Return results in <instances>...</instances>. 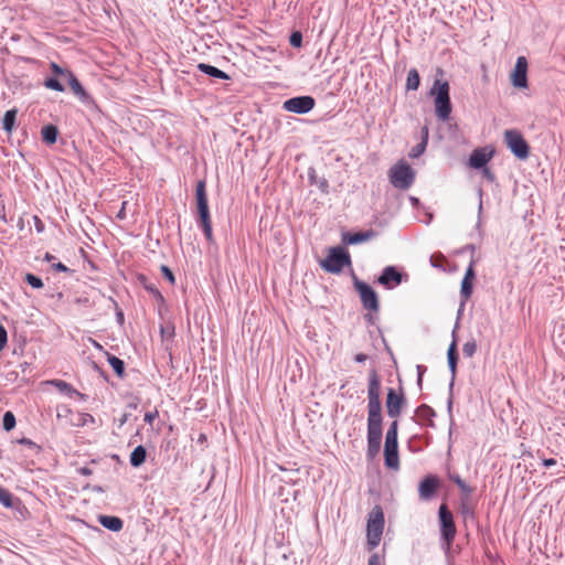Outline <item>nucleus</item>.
<instances>
[{
  "instance_id": "48",
  "label": "nucleus",
  "mask_w": 565,
  "mask_h": 565,
  "mask_svg": "<svg viewBox=\"0 0 565 565\" xmlns=\"http://www.w3.org/2000/svg\"><path fill=\"white\" fill-rule=\"evenodd\" d=\"M159 416V413L157 409L153 412H148L145 414V422L152 425L153 420Z\"/></svg>"
},
{
  "instance_id": "26",
  "label": "nucleus",
  "mask_w": 565,
  "mask_h": 565,
  "mask_svg": "<svg viewBox=\"0 0 565 565\" xmlns=\"http://www.w3.org/2000/svg\"><path fill=\"white\" fill-rule=\"evenodd\" d=\"M107 361L113 367L116 375L122 377L125 374V362L110 353H107Z\"/></svg>"
},
{
  "instance_id": "4",
  "label": "nucleus",
  "mask_w": 565,
  "mask_h": 565,
  "mask_svg": "<svg viewBox=\"0 0 565 565\" xmlns=\"http://www.w3.org/2000/svg\"><path fill=\"white\" fill-rule=\"evenodd\" d=\"M351 264V257L343 247H331L328 256L320 262V266L327 273L339 274L344 266Z\"/></svg>"
},
{
  "instance_id": "40",
  "label": "nucleus",
  "mask_w": 565,
  "mask_h": 565,
  "mask_svg": "<svg viewBox=\"0 0 565 565\" xmlns=\"http://www.w3.org/2000/svg\"><path fill=\"white\" fill-rule=\"evenodd\" d=\"M50 68L55 75L63 76L65 79L67 78V73H72V71L61 67L55 62L50 64Z\"/></svg>"
},
{
  "instance_id": "23",
  "label": "nucleus",
  "mask_w": 565,
  "mask_h": 565,
  "mask_svg": "<svg viewBox=\"0 0 565 565\" xmlns=\"http://www.w3.org/2000/svg\"><path fill=\"white\" fill-rule=\"evenodd\" d=\"M198 68L199 71H201L202 73L211 76V77H215V78H220V79H228L230 76L223 72L222 70L213 66V65H210V64H205V63H200L198 65Z\"/></svg>"
},
{
  "instance_id": "32",
  "label": "nucleus",
  "mask_w": 565,
  "mask_h": 565,
  "mask_svg": "<svg viewBox=\"0 0 565 565\" xmlns=\"http://www.w3.org/2000/svg\"><path fill=\"white\" fill-rule=\"evenodd\" d=\"M141 280H142V284H143V288L146 290H148L150 294H152V296L156 298V300L158 302H163L164 301V298L162 296V294L159 291V289L151 282H147L146 281V278L145 277H141Z\"/></svg>"
},
{
  "instance_id": "11",
  "label": "nucleus",
  "mask_w": 565,
  "mask_h": 565,
  "mask_svg": "<svg viewBox=\"0 0 565 565\" xmlns=\"http://www.w3.org/2000/svg\"><path fill=\"white\" fill-rule=\"evenodd\" d=\"M511 83L516 88L527 87V60L525 56L516 58L514 68L511 73Z\"/></svg>"
},
{
  "instance_id": "45",
  "label": "nucleus",
  "mask_w": 565,
  "mask_h": 565,
  "mask_svg": "<svg viewBox=\"0 0 565 565\" xmlns=\"http://www.w3.org/2000/svg\"><path fill=\"white\" fill-rule=\"evenodd\" d=\"M473 265H475V262L471 260L467 270H466V274L463 276V279H468V280H473L475 277H476V273H475V269H473Z\"/></svg>"
},
{
  "instance_id": "31",
  "label": "nucleus",
  "mask_w": 565,
  "mask_h": 565,
  "mask_svg": "<svg viewBox=\"0 0 565 565\" xmlns=\"http://www.w3.org/2000/svg\"><path fill=\"white\" fill-rule=\"evenodd\" d=\"M17 420L12 412L8 411L2 417V427L6 431H10L15 427Z\"/></svg>"
},
{
  "instance_id": "47",
  "label": "nucleus",
  "mask_w": 565,
  "mask_h": 565,
  "mask_svg": "<svg viewBox=\"0 0 565 565\" xmlns=\"http://www.w3.org/2000/svg\"><path fill=\"white\" fill-rule=\"evenodd\" d=\"M109 300L113 302V305L115 306V309H116V319L117 321L121 324L124 323V312L121 311V309H119L118 307V303L113 299V298H109Z\"/></svg>"
},
{
  "instance_id": "61",
  "label": "nucleus",
  "mask_w": 565,
  "mask_h": 565,
  "mask_svg": "<svg viewBox=\"0 0 565 565\" xmlns=\"http://www.w3.org/2000/svg\"><path fill=\"white\" fill-rule=\"evenodd\" d=\"M54 259H55V256H53V255H52V254H50V253H46V254L44 255V260H45V262H47V263H51V262H52V260H54Z\"/></svg>"
},
{
  "instance_id": "50",
  "label": "nucleus",
  "mask_w": 565,
  "mask_h": 565,
  "mask_svg": "<svg viewBox=\"0 0 565 565\" xmlns=\"http://www.w3.org/2000/svg\"><path fill=\"white\" fill-rule=\"evenodd\" d=\"M482 174L490 182H493L494 179H495L493 172L489 168H487V167L482 168Z\"/></svg>"
},
{
  "instance_id": "64",
  "label": "nucleus",
  "mask_w": 565,
  "mask_h": 565,
  "mask_svg": "<svg viewBox=\"0 0 565 565\" xmlns=\"http://www.w3.org/2000/svg\"><path fill=\"white\" fill-rule=\"evenodd\" d=\"M93 490H94L95 492H104V489H103L100 486H94V487H93Z\"/></svg>"
},
{
  "instance_id": "19",
  "label": "nucleus",
  "mask_w": 565,
  "mask_h": 565,
  "mask_svg": "<svg viewBox=\"0 0 565 565\" xmlns=\"http://www.w3.org/2000/svg\"><path fill=\"white\" fill-rule=\"evenodd\" d=\"M438 479L435 476H427L420 483H419V497L424 500L430 499L437 488H438Z\"/></svg>"
},
{
  "instance_id": "28",
  "label": "nucleus",
  "mask_w": 565,
  "mask_h": 565,
  "mask_svg": "<svg viewBox=\"0 0 565 565\" xmlns=\"http://www.w3.org/2000/svg\"><path fill=\"white\" fill-rule=\"evenodd\" d=\"M15 502L19 503L20 500L13 498V495L6 488L0 486V503L6 508H13Z\"/></svg>"
},
{
  "instance_id": "2",
  "label": "nucleus",
  "mask_w": 565,
  "mask_h": 565,
  "mask_svg": "<svg viewBox=\"0 0 565 565\" xmlns=\"http://www.w3.org/2000/svg\"><path fill=\"white\" fill-rule=\"evenodd\" d=\"M448 82L435 81L430 94L435 95V113L439 120L447 121L451 114V102L449 96Z\"/></svg>"
},
{
  "instance_id": "49",
  "label": "nucleus",
  "mask_w": 565,
  "mask_h": 565,
  "mask_svg": "<svg viewBox=\"0 0 565 565\" xmlns=\"http://www.w3.org/2000/svg\"><path fill=\"white\" fill-rule=\"evenodd\" d=\"M367 565H381V557L377 553L372 554L369 557Z\"/></svg>"
},
{
  "instance_id": "38",
  "label": "nucleus",
  "mask_w": 565,
  "mask_h": 565,
  "mask_svg": "<svg viewBox=\"0 0 565 565\" xmlns=\"http://www.w3.org/2000/svg\"><path fill=\"white\" fill-rule=\"evenodd\" d=\"M427 141L426 138H423V140L417 143L415 147L412 148L409 152L411 158H418L425 150H426Z\"/></svg>"
},
{
  "instance_id": "10",
  "label": "nucleus",
  "mask_w": 565,
  "mask_h": 565,
  "mask_svg": "<svg viewBox=\"0 0 565 565\" xmlns=\"http://www.w3.org/2000/svg\"><path fill=\"white\" fill-rule=\"evenodd\" d=\"M407 275L398 270L395 266H386L377 278V282L386 289H393L401 285Z\"/></svg>"
},
{
  "instance_id": "20",
  "label": "nucleus",
  "mask_w": 565,
  "mask_h": 565,
  "mask_svg": "<svg viewBox=\"0 0 565 565\" xmlns=\"http://www.w3.org/2000/svg\"><path fill=\"white\" fill-rule=\"evenodd\" d=\"M416 415L422 425L429 427L435 426L433 418L436 416V413L430 406L426 404L420 405L416 409Z\"/></svg>"
},
{
  "instance_id": "30",
  "label": "nucleus",
  "mask_w": 565,
  "mask_h": 565,
  "mask_svg": "<svg viewBox=\"0 0 565 565\" xmlns=\"http://www.w3.org/2000/svg\"><path fill=\"white\" fill-rule=\"evenodd\" d=\"M52 385H54L60 392L66 393L67 395L72 396L73 393H77V391L67 382L62 380H53Z\"/></svg>"
},
{
  "instance_id": "57",
  "label": "nucleus",
  "mask_w": 565,
  "mask_h": 565,
  "mask_svg": "<svg viewBox=\"0 0 565 565\" xmlns=\"http://www.w3.org/2000/svg\"><path fill=\"white\" fill-rule=\"evenodd\" d=\"M77 471L82 476H90L93 473L92 469H89L88 467H81L78 468Z\"/></svg>"
},
{
  "instance_id": "59",
  "label": "nucleus",
  "mask_w": 565,
  "mask_h": 565,
  "mask_svg": "<svg viewBox=\"0 0 565 565\" xmlns=\"http://www.w3.org/2000/svg\"><path fill=\"white\" fill-rule=\"evenodd\" d=\"M556 465V460L554 458H548L543 460V466L550 468Z\"/></svg>"
},
{
  "instance_id": "21",
  "label": "nucleus",
  "mask_w": 565,
  "mask_h": 565,
  "mask_svg": "<svg viewBox=\"0 0 565 565\" xmlns=\"http://www.w3.org/2000/svg\"><path fill=\"white\" fill-rule=\"evenodd\" d=\"M98 521L105 529L113 532H118L124 526L122 520L114 515H99Z\"/></svg>"
},
{
  "instance_id": "51",
  "label": "nucleus",
  "mask_w": 565,
  "mask_h": 565,
  "mask_svg": "<svg viewBox=\"0 0 565 565\" xmlns=\"http://www.w3.org/2000/svg\"><path fill=\"white\" fill-rule=\"evenodd\" d=\"M34 226L38 233L44 232V224L38 216H33Z\"/></svg>"
},
{
  "instance_id": "39",
  "label": "nucleus",
  "mask_w": 565,
  "mask_h": 565,
  "mask_svg": "<svg viewBox=\"0 0 565 565\" xmlns=\"http://www.w3.org/2000/svg\"><path fill=\"white\" fill-rule=\"evenodd\" d=\"M451 480L467 495H469L472 492V489L459 476L451 477Z\"/></svg>"
},
{
  "instance_id": "58",
  "label": "nucleus",
  "mask_w": 565,
  "mask_h": 565,
  "mask_svg": "<svg viewBox=\"0 0 565 565\" xmlns=\"http://www.w3.org/2000/svg\"><path fill=\"white\" fill-rule=\"evenodd\" d=\"M367 360V355L364 353H359L354 356V361L358 363H363Z\"/></svg>"
},
{
  "instance_id": "63",
  "label": "nucleus",
  "mask_w": 565,
  "mask_h": 565,
  "mask_svg": "<svg viewBox=\"0 0 565 565\" xmlns=\"http://www.w3.org/2000/svg\"><path fill=\"white\" fill-rule=\"evenodd\" d=\"M87 422H94V417L89 414H85L84 415V423H87Z\"/></svg>"
},
{
  "instance_id": "37",
  "label": "nucleus",
  "mask_w": 565,
  "mask_h": 565,
  "mask_svg": "<svg viewBox=\"0 0 565 565\" xmlns=\"http://www.w3.org/2000/svg\"><path fill=\"white\" fill-rule=\"evenodd\" d=\"M367 545L370 548H374L380 544L382 533L367 531Z\"/></svg>"
},
{
  "instance_id": "25",
  "label": "nucleus",
  "mask_w": 565,
  "mask_h": 565,
  "mask_svg": "<svg viewBox=\"0 0 565 565\" xmlns=\"http://www.w3.org/2000/svg\"><path fill=\"white\" fill-rule=\"evenodd\" d=\"M17 114H18V110L15 108L9 109L4 113V116L2 118V128L8 134H11L14 128L15 120H17Z\"/></svg>"
},
{
  "instance_id": "1",
  "label": "nucleus",
  "mask_w": 565,
  "mask_h": 565,
  "mask_svg": "<svg viewBox=\"0 0 565 565\" xmlns=\"http://www.w3.org/2000/svg\"><path fill=\"white\" fill-rule=\"evenodd\" d=\"M383 415L381 402V380L375 370L369 374L367 385V449L369 459H374L381 449L383 435Z\"/></svg>"
},
{
  "instance_id": "27",
  "label": "nucleus",
  "mask_w": 565,
  "mask_h": 565,
  "mask_svg": "<svg viewBox=\"0 0 565 565\" xmlns=\"http://www.w3.org/2000/svg\"><path fill=\"white\" fill-rule=\"evenodd\" d=\"M420 85V77L416 68H412L407 73L406 89L416 90Z\"/></svg>"
},
{
  "instance_id": "6",
  "label": "nucleus",
  "mask_w": 565,
  "mask_h": 565,
  "mask_svg": "<svg viewBox=\"0 0 565 565\" xmlns=\"http://www.w3.org/2000/svg\"><path fill=\"white\" fill-rule=\"evenodd\" d=\"M354 288L359 292L363 307L370 311L380 310L379 297L375 290L366 282L354 277Z\"/></svg>"
},
{
  "instance_id": "16",
  "label": "nucleus",
  "mask_w": 565,
  "mask_h": 565,
  "mask_svg": "<svg viewBox=\"0 0 565 565\" xmlns=\"http://www.w3.org/2000/svg\"><path fill=\"white\" fill-rule=\"evenodd\" d=\"M384 513L380 505H375L367 519L366 531L383 533Z\"/></svg>"
},
{
  "instance_id": "60",
  "label": "nucleus",
  "mask_w": 565,
  "mask_h": 565,
  "mask_svg": "<svg viewBox=\"0 0 565 565\" xmlns=\"http://www.w3.org/2000/svg\"><path fill=\"white\" fill-rule=\"evenodd\" d=\"M364 319H365L370 324H373V323H374V317H373L371 313H366V315H364Z\"/></svg>"
},
{
  "instance_id": "35",
  "label": "nucleus",
  "mask_w": 565,
  "mask_h": 565,
  "mask_svg": "<svg viewBox=\"0 0 565 565\" xmlns=\"http://www.w3.org/2000/svg\"><path fill=\"white\" fill-rule=\"evenodd\" d=\"M477 351V343L473 339L467 341L462 347V353L467 358H472Z\"/></svg>"
},
{
  "instance_id": "55",
  "label": "nucleus",
  "mask_w": 565,
  "mask_h": 565,
  "mask_svg": "<svg viewBox=\"0 0 565 565\" xmlns=\"http://www.w3.org/2000/svg\"><path fill=\"white\" fill-rule=\"evenodd\" d=\"M461 513L465 515V518L467 516H473V512L471 511V509L466 505V504H462L461 507Z\"/></svg>"
},
{
  "instance_id": "24",
  "label": "nucleus",
  "mask_w": 565,
  "mask_h": 565,
  "mask_svg": "<svg viewBox=\"0 0 565 565\" xmlns=\"http://www.w3.org/2000/svg\"><path fill=\"white\" fill-rule=\"evenodd\" d=\"M41 135L44 142L53 145L56 142L58 129L54 125H45L42 127Z\"/></svg>"
},
{
  "instance_id": "36",
  "label": "nucleus",
  "mask_w": 565,
  "mask_h": 565,
  "mask_svg": "<svg viewBox=\"0 0 565 565\" xmlns=\"http://www.w3.org/2000/svg\"><path fill=\"white\" fill-rule=\"evenodd\" d=\"M25 281L34 289H41L43 287L42 279L31 273L25 275Z\"/></svg>"
},
{
  "instance_id": "41",
  "label": "nucleus",
  "mask_w": 565,
  "mask_h": 565,
  "mask_svg": "<svg viewBox=\"0 0 565 565\" xmlns=\"http://www.w3.org/2000/svg\"><path fill=\"white\" fill-rule=\"evenodd\" d=\"M289 43L294 47H301L302 45V34L299 31H295L290 34Z\"/></svg>"
},
{
  "instance_id": "54",
  "label": "nucleus",
  "mask_w": 565,
  "mask_h": 565,
  "mask_svg": "<svg viewBox=\"0 0 565 565\" xmlns=\"http://www.w3.org/2000/svg\"><path fill=\"white\" fill-rule=\"evenodd\" d=\"M127 202L124 201L122 204H121V209L119 210V212L117 213V218L119 220H124L126 217V206H127Z\"/></svg>"
},
{
  "instance_id": "9",
  "label": "nucleus",
  "mask_w": 565,
  "mask_h": 565,
  "mask_svg": "<svg viewBox=\"0 0 565 565\" xmlns=\"http://www.w3.org/2000/svg\"><path fill=\"white\" fill-rule=\"evenodd\" d=\"M195 198L199 214V224L210 223L211 216L209 211V202L206 195L205 181L200 180L195 186Z\"/></svg>"
},
{
  "instance_id": "7",
  "label": "nucleus",
  "mask_w": 565,
  "mask_h": 565,
  "mask_svg": "<svg viewBox=\"0 0 565 565\" xmlns=\"http://www.w3.org/2000/svg\"><path fill=\"white\" fill-rule=\"evenodd\" d=\"M440 521V535L443 541L449 547L456 535V526L452 518V513L446 504H441L438 510Z\"/></svg>"
},
{
  "instance_id": "44",
  "label": "nucleus",
  "mask_w": 565,
  "mask_h": 565,
  "mask_svg": "<svg viewBox=\"0 0 565 565\" xmlns=\"http://www.w3.org/2000/svg\"><path fill=\"white\" fill-rule=\"evenodd\" d=\"M52 269L55 271H62V273H73L71 268L65 266L63 263H52Z\"/></svg>"
},
{
  "instance_id": "52",
  "label": "nucleus",
  "mask_w": 565,
  "mask_h": 565,
  "mask_svg": "<svg viewBox=\"0 0 565 565\" xmlns=\"http://www.w3.org/2000/svg\"><path fill=\"white\" fill-rule=\"evenodd\" d=\"M75 303L81 305V306H85V307H90L92 306L88 297H77L75 299Z\"/></svg>"
},
{
  "instance_id": "33",
  "label": "nucleus",
  "mask_w": 565,
  "mask_h": 565,
  "mask_svg": "<svg viewBox=\"0 0 565 565\" xmlns=\"http://www.w3.org/2000/svg\"><path fill=\"white\" fill-rule=\"evenodd\" d=\"M397 429H398L397 420H394L386 431L385 443H398L397 441Z\"/></svg>"
},
{
  "instance_id": "22",
  "label": "nucleus",
  "mask_w": 565,
  "mask_h": 565,
  "mask_svg": "<svg viewBox=\"0 0 565 565\" xmlns=\"http://www.w3.org/2000/svg\"><path fill=\"white\" fill-rule=\"evenodd\" d=\"M147 458V450L142 445L137 446L130 454V465L135 468L140 467Z\"/></svg>"
},
{
  "instance_id": "3",
  "label": "nucleus",
  "mask_w": 565,
  "mask_h": 565,
  "mask_svg": "<svg viewBox=\"0 0 565 565\" xmlns=\"http://www.w3.org/2000/svg\"><path fill=\"white\" fill-rule=\"evenodd\" d=\"M388 177L394 188L407 190L415 181V171L407 162L401 160L390 169Z\"/></svg>"
},
{
  "instance_id": "12",
  "label": "nucleus",
  "mask_w": 565,
  "mask_h": 565,
  "mask_svg": "<svg viewBox=\"0 0 565 565\" xmlns=\"http://www.w3.org/2000/svg\"><path fill=\"white\" fill-rule=\"evenodd\" d=\"M405 403H406V398H405L403 392L397 394L394 388L387 390L386 411H387V415L390 417H392V418L398 417L402 413V407L405 405Z\"/></svg>"
},
{
  "instance_id": "43",
  "label": "nucleus",
  "mask_w": 565,
  "mask_h": 565,
  "mask_svg": "<svg viewBox=\"0 0 565 565\" xmlns=\"http://www.w3.org/2000/svg\"><path fill=\"white\" fill-rule=\"evenodd\" d=\"M8 341V333L6 328L0 324V352L3 350Z\"/></svg>"
},
{
  "instance_id": "14",
  "label": "nucleus",
  "mask_w": 565,
  "mask_h": 565,
  "mask_svg": "<svg viewBox=\"0 0 565 565\" xmlns=\"http://www.w3.org/2000/svg\"><path fill=\"white\" fill-rule=\"evenodd\" d=\"M66 81H67L72 92L74 93V95L82 103L88 105L93 102L92 96L84 89V87L82 86V84L79 83V81L77 79V77L75 76V74L73 72L67 73Z\"/></svg>"
},
{
  "instance_id": "18",
  "label": "nucleus",
  "mask_w": 565,
  "mask_h": 565,
  "mask_svg": "<svg viewBox=\"0 0 565 565\" xmlns=\"http://www.w3.org/2000/svg\"><path fill=\"white\" fill-rule=\"evenodd\" d=\"M492 158V151L487 152L486 149H475L469 158V164L473 169H482Z\"/></svg>"
},
{
  "instance_id": "34",
  "label": "nucleus",
  "mask_w": 565,
  "mask_h": 565,
  "mask_svg": "<svg viewBox=\"0 0 565 565\" xmlns=\"http://www.w3.org/2000/svg\"><path fill=\"white\" fill-rule=\"evenodd\" d=\"M44 86L46 88H50L52 90H56V92H64V86L62 85V83L55 78V77H49L44 81Z\"/></svg>"
},
{
  "instance_id": "17",
  "label": "nucleus",
  "mask_w": 565,
  "mask_h": 565,
  "mask_svg": "<svg viewBox=\"0 0 565 565\" xmlns=\"http://www.w3.org/2000/svg\"><path fill=\"white\" fill-rule=\"evenodd\" d=\"M376 236V233L373 230H367L363 232H345L342 234V242L349 245L361 244L367 242Z\"/></svg>"
},
{
  "instance_id": "62",
  "label": "nucleus",
  "mask_w": 565,
  "mask_h": 565,
  "mask_svg": "<svg viewBox=\"0 0 565 565\" xmlns=\"http://www.w3.org/2000/svg\"><path fill=\"white\" fill-rule=\"evenodd\" d=\"M21 444H24V445H28V446H33L34 443L28 438H23L20 440Z\"/></svg>"
},
{
  "instance_id": "56",
  "label": "nucleus",
  "mask_w": 565,
  "mask_h": 565,
  "mask_svg": "<svg viewBox=\"0 0 565 565\" xmlns=\"http://www.w3.org/2000/svg\"><path fill=\"white\" fill-rule=\"evenodd\" d=\"M129 416H130L129 413L122 414L121 417L118 419V426L122 427L128 422Z\"/></svg>"
},
{
  "instance_id": "5",
  "label": "nucleus",
  "mask_w": 565,
  "mask_h": 565,
  "mask_svg": "<svg viewBox=\"0 0 565 565\" xmlns=\"http://www.w3.org/2000/svg\"><path fill=\"white\" fill-rule=\"evenodd\" d=\"M504 140L511 152L520 160H525L530 154V147L523 136L515 129L504 131Z\"/></svg>"
},
{
  "instance_id": "8",
  "label": "nucleus",
  "mask_w": 565,
  "mask_h": 565,
  "mask_svg": "<svg viewBox=\"0 0 565 565\" xmlns=\"http://www.w3.org/2000/svg\"><path fill=\"white\" fill-rule=\"evenodd\" d=\"M316 100L311 96H297L284 102L282 108L289 113L303 115L313 109Z\"/></svg>"
},
{
  "instance_id": "42",
  "label": "nucleus",
  "mask_w": 565,
  "mask_h": 565,
  "mask_svg": "<svg viewBox=\"0 0 565 565\" xmlns=\"http://www.w3.org/2000/svg\"><path fill=\"white\" fill-rule=\"evenodd\" d=\"M200 226L203 230L206 241L212 243L213 242L212 223L210 222V223L200 224Z\"/></svg>"
},
{
  "instance_id": "46",
  "label": "nucleus",
  "mask_w": 565,
  "mask_h": 565,
  "mask_svg": "<svg viewBox=\"0 0 565 565\" xmlns=\"http://www.w3.org/2000/svg\"><path fill=\"white\" fill-rule=\"evenodd\" d=\"M161 271H162L163 276H164V277H166V278H167L171 284H174V275H173L172 270H171L169 267H167V266L162 265V266H161Z\"/></svg>"
},
{
  "instance_id": "29",
  "label": "nucleus",
  "mask_w": 565,
  "mask_h": 565,
  "mask_svg": "<svg viewBox=\"0 0 565 565\" xmlns=\"http://www.w3.org/2000/svg\"><path fill=\"white\" fill-rule=\"evenodd\" d=\"M471 294H472V280L462 278L461 288H460L461 305H463L470 298Z\"/></svg>"
},
{
  "instance_id": "13",
  "label": "nucleus",
  "mask_w": 565,
  "mask_h": 565,
  "mask_svg": "<svg viewBox=\"0 0 565 565\" xmlns=\"http://www.w3.org/2000/svg\"><path fill=\"white\" fill-rule=\"evenodd\" d=\"M458 359H459V356H458V352H457V343L454 340L450 343L448 351H447L448 366H449V371L451 373V379H450V383H449L450 393H452V388H454V384H455V380H456ZM447 406H448V412H451L452 394H450V396L448 398Z\"/></svg>"
},
{
  "instance_id": "53",
  "label": "nucleus",
  "mask_w": 565,
  "mask_h": 565,
  "mask_svg": "<svg viewBox=\"0 0 565 565\" xmlns=\"http://www.w3.org/2000/svg\"><path fill=\"white\" fill-rule=\"evenodd\" d=\"M417 371H418L417 384H418L419 387H422L423 374L426 371V367L423 366V365H418L417 366Z\"/></svg>"
},
{
  "instance_id": "15",
  "label": "nucleus",
  "mask_w": 565,
  "mask_h": 565,
  "mask_svg": "<svg viewBox=\"0 0 565 565\" xmlns=\"http://www.w3.org/2000/svg\"><path fill=\"white\" fill-rule=\"evenodd\" d=\"M384 463L390 469L397 470L399 468L398 443L384 444Z\"/></svg>"
}]
</instances>
